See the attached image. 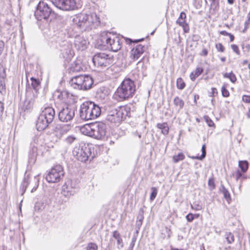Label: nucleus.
Listing matches in <instances>:
<instances>
[{"label": "nucleus", "instance_id": "nucleus-1", "mask_svg": "<svg viewBox=\"0 0 250 250\" xmlns=\"http://www.w3.org/2000/svg\"><path fill=\"white\" fill-rule=\"evenodd\" d=\"M73 22L78 27L84 30L96 27L100 22L99 18L95 13L87 14L83 13L76 15L73 19Z\"/></svg>", "mask_w": 250, "mask_h": 250}, {"label": "nucleus", "instance_id": "nucleus-2", "mask_svg": "<svg viewBox=\"0 0 250 250\" xmlns=\"http://www.w3.org/2000/svg\"><path fill=\"white\" fill-rule=\"evenodd\" d=\"M135 91L134 82L129 78L125 79L117 89L113 98L119 102L127 100L134 96Z\"/></svg>", "mask_w": 250, "mask_h": 250}, {"label": "nucleus", "instance_id": "nucleus-3", "mask_svg": "<svg viewBox=\"0 0 250 250\" xmlns=\"http://www.w3.org/2000/svg\"><path fill=\"white\" fill-rule=\"evenodd\" d=\"M100 107L92 102H86L81 105L80 116L83 120H93L101 114Z\"/></svg>", "mask_w": 250, "mask_h": 250}, {"label": "nucleus", "instance_id": "nucleus-4", "mask_svg": "<svg viewBox=\"0 0 250 250\" xmlns=\"http://www.w3.org/2000/svg\"><path fill=\"white\" fill-rule=\"evenodd\" d=\"M69 83L74 89L86 90L91 87L93 81L89 75H81L73 77Z\"/></svg>", "mask_w": 250, "mask_h": 250}, {"label": "nucleus", "instance_id": "nucleus-5", "mask_svg": "<svg viewBox=\"0 0 250 250\" xmlns=\"http://www.w3.org/2000/svg\"><path fill=\"white\" fill-rule=\"evenodd\" d=\"M101 41L104 46L113 52H117L121 48V39L116 34L107 33L102 36Z\"/></svg>", "mask_w": 250, "mask_h": 250}, {"label": "nucleus", "instance_id": "nucleus-6", "mask_svg": "<svg viewBox=\"0 0 250 250\" xmlns=\"http://www.w3.org/2000/svg\"><path fill=\"white\" fill-rule=\"evenodd\" d=\"M129 108L127 107H121L118 110L114 108L109 111L106 119L114 123H119L122 120L130 116Z\"/></svg>", "mask_w": 250, "mask_h": 250}, {"label": "nucleus", "instance_id": "nucleus-7", "mask_svg": "<svg viewBox=\"0 0 250 250\" xmlns=\"http://www.w3.org/2000/svg\"><path fill=\"white\" fill-rule=\"evenodd\" d=\"M42 144V139L40 136L34 137L32 142L30 144L29 150L28 162L29 164H34L35 163L37 156L43 147Z\"/></svg>", "mask_w": 250, "mask_h": 250}, {"label": "nucleus", "instance_id": "nucleus-8", "mask_svg": "<svg viewBox=\"0 0 250 250\" xmlns=\"http://www.w3.org/2000/svg\"><path fill=\"white\" fill-rule=\"evenodd\" d=\"M92 61L95 66L104 68L112 64L114 62V59L113 56L110 54L99 53L93 56Z\"/></svg>", "mask_w": 250, "mask_h": 250}, {"label": "nucleus", "instance_id": "nucleus-9", "mask_svg": "<svg viewBox=\"0 0 250 250\" xmlns=\"http://www.w3.org/2000/svg\"><path fill=\"white\" fill-rule=\"evenodd\" d=\"M72 152L74 156L82 162H85L89 159L91 161L93 158V156H91V148L84 145L81 146L75 147Z\"/></svg>", "mask_w": 250, "mask_h": 250}, {"label": "nucleus", "instance_id": "nucleus-10", "mask_svg": "<svg viewBox=\"0 0 250 250\" xmlns=\"http://www.w3.org/2000/svg\"><path fill=\"white\" fill-rule=\"evenodd\" d=\"M53 13L52 8L48 4L43 1H40L35 11V16L38 21H41L42 19H48Z\"/></svg>", "mask_w": 250, "mask_h": 250}, {"label": "nucleus", "instance_id": "nucleus-11", "mask_svg": "<svg viewBox=\"0 0 250 250\" xmlns=\"http://www.w3.org/2000/svg\"><path fill=\"white\" fill-rule=\"evenodd\" d=\"M64 171L62 167L59 165L51 168L46 176V179L49 183H56L60 181L63 177Z\"/></svg>", "mask_w": 250, "mask_h": 250}, {"label": "nucleus", "instance_id": "nucleus-12", "mask_svg": "<svg viewBox=\"0 0 250 250\" xmlns=\"http://www.w3.org/2000/svg\"><path fill=\"white\" fill-rule=\"evenodd\" d=\"M52 4L63 11H72L78 8L75 0H52Z\"/></svg>", "mask_w": 250, "mask_h": 250}, {"label": "nucleus", "instance_id": "nucleus-13", "mask_svg": "<svg viewBox=\"0 0 250 250\" xmlns=\"http://www.w3.org/2000/svg\"><path fill=\"white\" fill-rule=\"evenodd\" d=\"M106 125L103 122L93 123L92 137L98 139H103L106 133Z\"/></svg>", "mask_w": 250, "mask_h": 250}, {"label": "nucleus", "instance_id": "nucleus-14", "mask_svg": "<svg viewBox=\"0 0 250 250\" xmlns=\"http://www.w3.org/2000/svg\"><path fill=\"white\" fill-rule=\"evenodd\" d=\"M75 108L70 106L62 107L58 114L59 120L62 122L71 121L75 116Z\"/></svg>", "mask_w": 250, "mask_h": 250}, {"label": "nucleus", "instance_id": "nucleus-15", "mask_svg": "<svg viewBox=\"0 0 250 250\" xmlns=\"http://www.w3.org/2000/svg\"><path fill=\"white\" fill-rule=\"evenodd\" d=\"M77 184L76 181L68 180L62 186V194L67 197L73 195L76 192Z\"/></svg>", "mask_w": 250, "mask_h": 250}, {"label": "nucleus", "instance_id": "nucleus-16", "mask_svg": "<svg viewBox=\"0 0 250 250\" xmlns=\"http://www.w3.org/2000/svg\"><path fill=\"white\" fill-rule=\"evenodd\" d=\"M71 126L69 125L57 124L53 129L55 135L58 138H61L71 129Z\"/></svg>", "mask_w": 250, "mask_h": 250}, {"label": "nucleus", "instance_id": "nucleus-17", "mask_svg": "<svg viewBox=\"0 0 250 250\" xmlns=\"http://www.w3.org/2000/svg\"><path fill=\"white\" fill-rule=\"evenodd\" d=\"M55 111L54 109L50 106L46 107L42 111L40 116L51 124L55 118Z\"/></svg>", "mask_w": 250, "mask_h": 250}, {"label": "nucleus", "instance_id": "nucleus-18", "mask_svg": "<svg viewBox=\"0 0 250 250\" xmlns=\"http://www.w3.org/2000/svg\"><path fill=\"white\" fill-rule=\"evenodd\" d=\"M144 51L145 46L141 44H138L131 50L130 58L131 60L134 61L139 59Z\"/></svg>", "mask_w": 250, "mask_h": 250}, {"label": "nucleus", "instance_id": "nucleus-19", "mask_svg": "<svg viewBox=\"0 0 250 250\" xmlns=\"http://www.w3.org/2000/svg\"><path fill=\"white\" fill-rule=\"evenodd\" d=\"M87 43V41L83 37L78 36L75 39V45L79 50H84L86 48Z\"/></svg>", "mask_w": 250, "mask_h": 250}, {"label": "nucleus", "instance_id": "nucleus-20", "mask_svg": "<svg viewBox=\"0 0 250 250\" xmlns=\"http://www.w3.org/2000/svg\"><path fill=\"white\" fill-rule=\"evenodd\" d=\"M61 51L63 57L67 61L70 60L74 55V52L70 45H67L66 47L62 48L61 49Z\"/></svg>", "mask_w": 250, "mask_h": 250}, {"label": "nucleus", "instance_id": "nucleus-21", "mask_svg": "<svg viewBox=\"0 0 250 250\" xmlns=\"http://www.w3.org/2000/svg\"><path fill=\"white\" fill-rule=\"evenodd\" d=\"M50 124L45 120L39 116L36 121V128L38 131H42L45 129Z\"/></svg>", "mask_w": 250, "mask_h": 250}, {"label": "nucleus", "instance_id": "nucleus-22", "mask_svg": "<svg viewBox=\"0 0 250 250\" xmlns=\"http://www.w3.org/2000/svg\"><path fill=\"white\" fill-rule=\"evenodd\" d=\"M80 130L82 134L92 137L93 123L83 125L80 127Z\"/></svg>", "mask_w": 250, "mask_h": 250}, {"label": "nucleus", "instance_id": "nucleus-23", "mask_svg": "<svg viewBox=\"0 0 250 250\" xmlns=\"http://www.w3.org/2000/svg\"><path fill=\"white\" fill-rule=\"evenodd\" d=\"M39 90L28 89L26 91V97L34 104L38 97Z\"/></svg>", "mask_w": 250, "mask_h": 250}, {"label": "nucleus", "instance_id": "nucleus-24", "mask_svg": "<svg viewBox=\"0 0 250 250\" xmlns=\"http://www.w3.org/2000/svg\"><path fill=\"white\" fill-rule=\"evenodd\" d=\"M33 104L34 103L26 97L24 102L21 105V107L23 111H28L32 108Z\"/></svg>", "mask_w": 250, "mask_h": 250}, {"label": "nucleus", "instance_id": "nucleus-25", "mask_svg": "<svg viewBox=\"0 0 250 250\" xmlns=\"http://www.w3.org/2000/svg\"><path fill=\"white\" fill-rule=\"evenodd\" d=\"M219 9V1L211 2L209 8V13L211 15H215Z\"/></svg>", "mask_w": 250, "mask_h": 250}, {"label": "nucleus", "instance_id": "nucleus-26", "mask_svg": "<svg viewBox=\"0 0 250 250\" xmlns=\"http://www.w3.org/2000/svg\"><path fill=\"white\" fill-rule=\"evenodd\" d=\"M173 103L175 106L176 107V108H178V110L182 109L185 104L184 101L178 96H176L174 98Z\"/></svg>", "mask_w": 250, "mask_h": 250}, {"label": "nucleus", "instance_id": "nucleus-27", "mask_svg": "<svg viewBox=\"0 0 250 250\" xmlns=\"http://www.w3.org/2000/svg\"><path fill=\"white\" fill-rule=\"evenodd\" d=\"M82 69L81 64L80 62H74L71 64L69 67L70 72H76L80 71Z\"/></svg>", "mask_w": 250, "mask_h": 250}, {"label": "nucleus", "instance_id": "nucleus-28", "mask_svg": "<svg viewBox=\"0 0 250 250\" xmlns=\"http://www.w3.org/2000/svg\"><path fill=\"white\" fill-rule=\"evenodd\" d=\"M5 75L3 74L0 75V93L2 95H5L6 93V87L5 84Z\"/></svg>", "mask_w": 250, "mask_h": 250}, {"label": "nucleus", "instance_id": "nucleus-29", "mask_svg": "<svg viewBox=\"0 0 250 250\" xmlns=\"http://www.w3.org/2000/svg\"><path fill=\"white\" fill-rule=\"evenodd\" d=\"M157 127L158 128L161 129V132L164 135H166L168 133L169 127L167 125V123H158L157 124Z\"/></svg>", "mask_w": 250, "mask_h": 250}, {"label": "nucleus", "instance_id": "nucleus-30", "mask_svg": "<svg viewBox=\"0 0 250 250\" xmlns=\"http://www.w3.org/2000/svg\"><path fill=\"white\" fill-rule=\"evenodd\" d=\"M220 190L223 194L224 197L226 199V200L228 202H229L230 200H231L229 192L225 188V187H224V186L223 185H221L220 188Z\"/></svg>", "mask_w": 250, "mask_h": 250}, {"label": "nucleus", "instance_id": "nucleus-31", "mask_svg": "<svg viewBox=\"0 0 250 250\" xmlns=\"http://www.w3.org/2000/svg\"><path fill=\"white\" fill-rule=\"evenodd\" d=\"M239 167L243 173L246 172L249 167V163L247 161H239L238 163Z\"/></svg>", "mask_w": 250, "mask_h": 250}, {"label": "nucleus", "instance_id": "nucleus-32", "mask_svg": "<svg viewBox=\"0 0 250 250\" xmlns=\"http://www.w3.org/2000/svg\"><path fill=\"white\" fill-rule=\"evenodd\" d=\"M31 86L33 87L32 90H39L40 87V82L38 79H35L33 77L31 78Z\"/></svg>", "mask_w": 250, "mask_h": 250}, {"label": "nucleus", "instance_id": "nucleus-33", "mask_svg": "<svg viewBox=\"0 0 250 250\" xmlns=\"http://www.w3.org/2000/svg\"><path fill=\"white\" fill-rule=\"evenodd\" d=\"M186 18V15L185 13L182 12L180 13V16L176 21V23L180 25H183V24L186 23L185 19Z\"/></svg>", "mask_w": 250, "mask_h": 250}, {"label": "nucleus", "instance_id": "nucleus-34", "mask_svg": "<svg viewBox=\"0 0 250 250\" xmlns=\"http://www.w3.org/2000/svg\"><path fill=\"white\" fill-rule=\"evenodd\" d=\"M223 76L224 78L229 79L232 83H234L237 80L235 74L232 72L224 73Z\"/></svg>", "mask_w": 250, "mask_h": 250}, {"label": "nucleus", "instance_id": "nucleus-35", "mask_svg": "<svg viewBox=\"0 0 250 250\" xmlns=\"http://www.w3.org/2000/svg\"><path fill=\"white\" fill-rule=\"evenodd\" d=\"M176 83L177 87L178 89L182 90L185 88L186 84L183 80L181 78H179L177 79Z\"/></svg>", "mask_w": 250, "mask_h": 250}, {"label": "nucleus", "instance_id": "nucleus-36", "mask_svg": "<svg viewBox=\"0 0 250 250\" xmlns=\"http://www.w3.org/2000/svg\"><path fill=\"white\" fill-rule=\"evenodd\" d=\"M185 159V155L182 153H180L177 155L173 156V161L174 163H178L180 161Z\"/></svg>", "mask_w": 250, "mask_h": 250}, {"label": "nucleus", "instance_id": "nucleus-37", "mask_svg": "<svg viewBox=\"0 0 250 250\" xmlns=\"http://www.w3.org/2000/svg\"><path fill=\"white\" fill-rule=\"evenodd\" d=\"M226 239L229 244H231L234 241V237L233 235L230 232L226 233Z\"/></svg>", "mask_w": 250, "mask_h": 250}, {"label": "nucleus", "instance_id": "nucleus-38", "mask_svg": "<svg viewBox=\"0 0 250 250\" xmlns=\"http://www.w3.org/2000/svg\"><path fill=\"white\" fill-rule=\"evenodd\" d=\"M76 140H77V138L75 137L73 135H70L65 138V141L68 144H71Z\"/></svg>", "mask_w": 250, "mask_h": 250}, {"label": "nucleus", "instance_id": "nucleus-39", "mask_svg": "<svg viewBox=\"0 0 250 250\" xmlns=\"http://www.w3.org/2000/svg\"><path fill=\"white\" fill-rule=\"evenodd\" d=\"M152 192L150 196V199L153 201L156 197L157 194V189L155 187L151 188Z\"/></svg>", "mask_w": 250, "mask_h": 250}, {"label": "nucleus", "instance_id": "nucleus-40", "mask_svg": "<svg viewBox=\"0 0 250 250\" xmlns=\"http://www.w3.org/2000/svg\"><path fill=\"white\" fill-rule=\"evenodd\" d=\"M204 118L209 126L212 127L214 126V124L213 122L208 116H205L204 117Z\"/></svg>", "mask_w": 250, "mask_h": 250}, {"label": "nucleus", "instance_id": "nucleus-41", "mask_svg": "<svg viewBox=\"0 0 250 250\" xmlns=\"http://www.w3.org/2000/svg\"><path fill=\"white\" fill-rule=\"evenodd\" d=\"M242 171L238 169L232 173V176L235 178L236 181H238V180L241 178V176H242Z\"/></svg>", "mask_w": 250, "mask_h": 250}, {"label": "nucleus", "instance_id": "nucleus-42", "mask_svg": "<svg viewBox=\"0 0 250 250\" xmlns=\"http://www.w3.org/2000/svg\"><path fill=\"white\" fill-rule=\"evenodd\" d=\"M222 96L224 97H228L229 95V91L226 89L225 86H223L221 88Z\"/></svg>", "mask_w": 250, "mask_h": 250}, {"label": "nucleus", "instance_id": "nucleus-43", "mask_svg": "<svg viewBox=\"0 0 250 250\" xmlns=\"http://www.w3.org/2000/svg\"><path fill=\"white\" fill-rule=\"evenodd\" d=\"M29 183L28 180L26 179H24L22 183L21 188H22V190L23 192H24L26 190V188L28 186Z\"/></svg>", "mask_w": 250, "mask_h": 250}, {"label": "nucleus", "instance_id": "nucleus-44", "mask_svg": "<svg viewBox=\"0 0 250 250\" xmlns=\"http://www.w3.org/2000/svg\"><path fill=\"white\" fill-rule=\"evenodd\" d=\"M208 187H209V188L211 189V190H212L213 189L215 188V183H214V181L213 180V179L212 178H210L209 180H208Z\"/></svg>", "mask_w": 250, "mask_h": 250}, {"label": "nucleus", "instance_id": "nucleus-45", "mask_svg": "<svg viewBox=\"0 0 250 250\" xmlns=\"http://www.w3.org/2000/svg\"><path fill=\"white\" fill-rule=\"evenodd\" d=\"M206 145L204 144L202 146V154L200 156V160H202L204 159L206 156Z\"/></svg>", "mask_w": 250, "mask_h": 250}, {"label": "nucleus", "instance_id": "nucleus-46", "mask_svg": "<svg viewBox=\"0 0 250 250\" xmlns=\"http://www.w3.org/2000/svg\"><path fill=\"white\" fill-rule=\"evenodd\" d=\"M98 247L95 243H90L87 247V250H97Z\"/></svg>", "mask_w": 250, "mask_h": 250}, {"label": "nucleus", "instance_id": "nucleus-47", "mask_svg": "<svg viewBox=\"0 0 250 250\" xmlns=\"http://www.w3.org/2000/svg\"><path fill=\"white\" fill-rule=\"evenodd\" d=\"M215 47L218 51L223 52L225 50L224 46L221 43L216 44Z\"/></svg>", "mask_w": 250, "mask_h": 250}, {"label": "nucleus", "instance_id": "nucleus-48", "mask_svg": "<svg viewBox=\"0 0 250 250\" xmlns=\"http://www.w3.org/2000/svg\"><path fill=\"white\" fill-rule=\"evenodd\" d=\"M191 207L195 210H200L202 209V206L196 203H194L193 205H191Z\"/></svg>", "mask_w": 250, "mask_h": 250}, {"label": "nucleus", "instance_id": "nucleus-49", "mask_svg": "<svg viewBox=\"0 0 250 250\" xmlns=\"http://www.w3.org/2000/svg\"><path fill=\"white\" fill-rule=\"evenodd\" d=\"M186 219L188 222H191L194 219V216L192 213H188L186 216Z\"/></svg>", "mask_w": 250, "mask_h": 250}, {"label": "nucleus", "instance_id": "nucleus-50", "mask_svg": "<svg viewBox=\"0 0 250 250\" xmlns=\"http://www.w3.org/2000/svg\"><path fill=\"white\" fill-rule=\"evenodd\" d=\"M203 69L201 67H197L196 70L193 72L195 76L198 77L203 72Z\"/></svg>", "mask_w": 250, "mask_h": 250}, {"label": "nucleus", "instance_id": "nucleus-51", "mask_svg": "<svg viewBox=\"0 0 250 250\" xmlns=\"http://www.w3.org/2000/svg\"><path fill=\"white\" fill-rule=\"evenodd\" d=\"M231 49L233 51L235 52L237 55L240 54V51L238 48V46L235 44H232L231 45Z\"/></svg>", "mask_w": 250, "mask_h": 250}, {"label": "nucleus", "instance_id": "nucleus-52", "mask_svg": "<svg viewBox=\"0 0 250 250\" xmlns=\"http://www.w3.org/2000/svg\"><path fill=\"white\" fill-rule=\"evenodd\" d=\"M183 28L184 32L185 33H188L189 31V28L188 23H185L183 24V25H180Z\"/></svg>", "mask_w": 250, "mask_h": 250}, {"label": "nucleus", "instance_id": "nucleus-53", "mask_svg": "<svg viewBox=\"0 0 250 250\" xmlns=\"http://www.w3.org/2000/svg\"><path fill=\"white\" fill-rule=\"evenodd\" d=\"M242 101L246 103H250V96L243 95L242 97Z\"/></svg>", "mask_w": 250, "mask_h": 250}, {"label": "nucleus", "instance_id": "nucleus-54", "mask_svg": "<svg viewBox=\"0 0 250 250\" xmlns=\"http://www.w3.org/2000/svg\"><path fill=\"white\" fill-rule=\"evenodd\" d=\"M42 204L40 202H37L35 205V210H40L42 209Z\"/></svg>", "mask_w": 250, "mask_h": 250}, {"label": "nucleus", "instance_id": "nucleus-55", "mask_svg": "<svg viewBox=\"0 0 250 250\" xmlns=\"http://www.w3.org/2000/svg\"><path fill=\"white\" fill-rule=\"evenodd\" d=\"M113 237L116 240L121 238L120 233L116 230L113 232Z\"/></svg>", "mask_w": 250, "mask_h": 250}, {"label": "nucleus", "instance_id": "nucleus-56", "mask_svg": "<svg viewBox=\"0 0 250 250\" xmlns=\"http://www.w3.org/2000/svg\"><path fill=\"white\" fill-rule=\"evenodd\" d=\"M4 111V104L0 101V119L1 118Z\"/></svg>", "mask_w": 250, "mask_h": 250}, {"label": "nucleus", "instance_id": "nucleus-57", "mask_svg": "<svg viewBox=\"0 0 250 250\" xmlns=\"http://www.w3.org/2000/svg\"><path fill=\"white\" fill-rule=\"evenodd\" d=\"M4 46V42L2 41H0V55L2 54Z\"/></svg>", "mask_w": 250, "mask_h": 250}, {"label": "nucleus", "instance_id": "nucleus-58", "mask_svg": "<svg viewBox=\"0 0 250 250\" xmlns=\"http://www.w3.org/2000/svg\"><path fill=\"white\" fill-rule=\"evenodd\" d=\"M117 243L119 248H120V247L122 248L123 247V240L121 238L117 240Z\"/></svg>", "mask_w": 250, "mask_h": 250}, {"label": "nucleus", "instance_id": "nucleus-59", "mask_svg": "<svg viewBox=\"0 0 250 250\" xmlns=\"http://www.w3.org/2000/svg\"><path fill=\"white\" fill-rule=\"evenodd\" d=\"M208 54V51L207 49L204 48L202 51V53H201V55H203L204 56H206Z\"/></svg>", "mask_w": 250, "mask_h": 250}, {"label": "nucleus", "instance_id": "nucleus-60", "mask_svg": "<svg viewBox=\"0 0 250 250\" xmlns=\"http://www.w3.org/2000/svg\"><path fill=\"white\" fill-rule=\"evenodd\" d=\"M197 77V76H195V75L193 72L191 73V74H190V78L191 80L193 81H194Z\"/></svg>", "mask_w": 250, "mask_h": 250}, {"label": "nucleus", "instance_id": "nucleus-61", "mask_svg": "<svg viewBox=\"0 0 250 250\" xmlns=\"http://www.w3.org/2000/svg\"><path fill=\"white\" fill-rule=\"evenodd\" d=\"M220 34L222 35H224V36H228L229 35V33L227 32V31H222L220 32Z\"/></svg>", "mask_w": 250, "mask_h": 250}, {"label": "nucleus", "instance_id": "nucleus-62", "mask_svg": "<svg viewBox=\"0 0 250 250\" xmlns=\"http://www.w3.org/2000/svg\"><path fill=\"white\" fill-rule=\"evenodd\" d=\"M229 38H230V42H233L234 39V36L230 33L229 35Z\"/></svg>", "mask_w": 250, "mask_h": 250}, {"label": "nucleus", "instance_id": "nucleus-63", "mask_svg": "<svg viewBox=\"0 0 250 250\" xmlns=\"http://www.w3.org/2000/svg\"><path fill=\"white\" fill-rule=\"evenodd\" d=\"M134 242H135V240H132V242L130 244V246H129V248L130 249H133V247L134 246Z\"/></svg>", "mask_w": 250, "mask_h": 250}, {"label": "nucleus", "instance_id": "nucleus-64", "mask_svg": "<svg viewBox=\"0 0 250 250\" xmlns=\"http://www.w3.org/2000/svg\"><path fill=\"white\" fill-rule=\"evenodd\" d=\"M190 158L192 159H198L200 160V156H192L190 157Z\"/></svg>", "mask_w": 250, "mask_h": 250}]
</instances>
